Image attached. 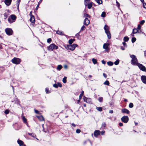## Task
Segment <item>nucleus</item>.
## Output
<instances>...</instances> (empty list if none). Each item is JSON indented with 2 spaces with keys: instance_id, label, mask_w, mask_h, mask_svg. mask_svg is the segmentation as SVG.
Returning a JSON list of instances; mask_svg holds the SVG:
<instances>
[{
  "instance_id": "a878e982",
  "label": "nucleus",
  "mask_w": 146,
  "mask_h": 146,
  "mask_svg": "<svg viewBox=\"0 0 146 146\" xmlns=\"http://www.w3.org/2000/svg\"><path fill=\"white\" fill-rule=\"evenodd\" d=\"M91 99L89 98H86V102L88 103H90L91 102Z\"/></svg>"
},
{
  "instance_id": "774afa93",
  "label": "nucleus",
  "mask_w": 146,
  "mask_h": 146,
  "mask_svg": "<svg viewBox=\"0 0 146 146\" xmlns=\"http://www.w3.org/2000/svg\"><path fill=\"white\" fill-rule=\"evenodd\" d=\"M105 133V132L104 131H101V133L102 135H103Z\"/></svg>"
},
{
  "instance_id": "7ed1b4c3",
  "label": "nucleus",
  "mask_w": 146,
  "mask_h": 146,
  "mask_svg": "<svg viewBox=\"0 0 146 146\" xmlns=\"http://www.w3.org/2000/svg\"><path fill=\"white\" fill-rule=\"evenodd\" d=\"M136 66H137L140 70L142 71L146 72V69L145 67L143 64H141L139 63H137L136 64Z\"/></svg>"
},
{
  "instance_id": "39448f33",
  "label": "nucleus",
  "mask_w": 146,
  "mask_h": 146,
  "mask_svg": "<svg viewBox=\"0 0 146 146\" xmlns=\"http://www.w3.org/2000/svg\"><path fill=\"white\" fill-rule=\"evenodd\" d=\"M58 48V46L54 44H52L48 47V49L49 50H52L54 49H56Z\"/></svg>"
},
{
  "instance_id": "6ab92c4d",
  "label": "nucleus",
  "mask_w": 146,
  "mask_h": 146,
  "mask_svg": "<svg viewBox=\"0 0 146 146\" xmlns=\"http://www.w3.org/2000/svg\"><path fill=\"white\" fill-rule=\"evenodd\" d=\"M15 126L14 127L15 130H18L20 128V127L19 126L17 123H15Z\"/></svg>"
},
{
  "instance_id": "052dcab7",
  "label": "nucleus",
  "mask_w": 146,
  "mask_h": 146,
  "mask_svg": "<svg viewBox=\"0 0 146 146\" xmlns=\"http://www.w3.org/2000/svg\"><path fill=\"white\" fill-rule=\"evenodd\" d=\"M141 26L139 25H138L137 26V29H138L139 30L141 29Z\"/></svg>"
},
{
  "instance_id": "69168bd1",
  "label": "nucleus",
  "mask_w": 146,
  "mask_h": 146,
  "mask_svg": "<svg viewBox=\"0 0 146 146\" xmlns=\"http://www.w3.org/2000/svg\"><path fill=\"white\" fill-rule=\"evenodd\" d=\"M16 103L17 104H19V101L17 99V100L15 101Z\"/></svg>"
},
{
  "instance_id": "e2e57ef3",
  "label": "nucleus",
  "mask_w": 146,
  "mask_h": 146,
  "mask_svg": "<svg viewBox=\"0 0 146 146\" xmlns=\"http://www.w3.org/2000/svg\"><path fill=\"white\" fill-rule=\"evenodd\" d=\"M64 67L65 69H66L68 68V66L67 65H64Z\"/></svg>"
},
{
  "instance_id": "e433bc0d",
  "label": "nucleus",
  "mask_w": 146,
  "mask_h": 146,
  "mask_svg": "<svg viewBox=\"0 0 146 146\" xmlns=\"http://www.w3.org/2000/svg\"><path fill=\"white\" fill-rule=\"evenodd\" d=\"M89 1V0H84V4L86 6H87L88 3V2Z\"/></svg>"
},
{
  "instance_id": "4be33fe9",
  "label": "nucleus",
  "mask_w": 146,
  "mask_h": 146,
  "mask_svg": "<svg viewBox=\"0 0 146 146\" xmlns=\"http://www.w3.org/2000/svg\"><path fill=\"white\" fill-rule=\"evenodd\" d=\"M75 40V39H70L69 40L68 43L69 44H72L73 42Z\"/></svg>"
},
{
  "instance_id": "c9c22d12",
  "label": "nucleus",
  "mask_w": 146,
  "mask_h": 146,
  "mask_svg": "<svg viewBox=\"0 0 146 146\" xmlns=\"http://www.w3.org/2000/svg\"><path fill=\"white\" fill-rule=\"evenodd\" d=\"M62 68V66L60 65H58L57 67V69L58 70H60Z\"/></svg>"
},
{
  "instance_id": "37998d69",
  "label": "nucleus",
  "mask_w": 146,
  "mask_h": 146,
  "mask_svg": "<svg viewBox=\"0 0 146 146\" xmlns=\"http://www.w3.org/2000/svg\"><path fill=\"white\" fill-rule=\"evenodd\" d=\"M56 33L57 34H59V35H64L63 34H62V32H61L59 31H56Z\"/></svg>"
},
{
  "instance_id": "6e6552de",
  "label": "nucleus",
  "mask_w": 146,
  "mask_h": 146,
  "mask_svg": "<svg viewBox=\"0 0 146 146\" xmlns=\"http://www.w3.org/2000/svg\"><path fill=\"white\" fill-rule=\"evenodd\" d=\"M110 45L109 43H104L103 46V48L105 49V51L107 52H109L110 48L108 47Z\"/></svg>"
},
{
  "instance_id": "0e129e2a",
  "label": "nucleus",
  "mask_w": 146,
  "mask_h": 146,
  "mask_svg": "<svg viewBox=\"0 0 146 146\" xmlns=\"http://www.w3.org/2000/svg\"><path fill=\"white\" fill-rule=\"evenodd\" d=\"M48 88H46L45 89V92H46V93H48L49 92H48Z\"/></svg>"
},
{
  "instance_id": "bb28decb",
  "label": "nucleus",
  "mask_w": 146,
  "mask_h": 146,
  "mask_svg": "<svg viewBox=\"0 0 146 146\" xmlns=\"http://www.w3.org/2000/svg\"><path fill=\"white\" fill-rule=\"evenodd\" d=\"M95 1L99 5L101 4L102 3V0H95Z\"/></svg>"
},
{
  "instance_id": "a19ab883",
  "label": "nucleus",
  "mask_w": 146,
  "mask_h": 146,
  "mask_svg": "<svg viewBox=\"0 0 146 146\" xmlns=\"http://www.w3.org/2000/svg\"><path fill=\"white\" fill-rule=\"evenodd\" d=\"M97 110H98L99 111H101L102 110V107H97L96 108Z\"/></svg>"
},
{
  "instance_id": "1a4fd4ad",
  "label": "nucleus",
  "mask_w": 146,
  "mask_h": 146,
  "mask_svg": "<svg viewBox=\"0 0 146 146\" xmlns=\"http://www.w3.org/2000/svg\"><path fill=\"white\" fill-rule=\"evenodd\" d=\"M138 62V61L137 58H135L134 59H132L131 60V64L133 65H136L137 63Z\"/></svg>"
},
{
  "instance_id": "bf43d9fd",
  "label": "nucleus",
  "mask_w": 146,
  "mask_h": 146,
  "mask_svg": "<svg viewBox=\"0 0 146 146\" xmlns=\"http://www.w3.org/2000/svg\"><path fill=\"white\" fill-rule=\"evenodd\" d=\"M57 84H58V86L59 87H62V85L60 83L57 82Z\"/></svg>"
},
{
  "instance_id": "dca6fc26",
  "label": "nucleus",
  "mask_w": 146,
  "mask_h": 146,
  "mask_svg": "<svg viewBox=\"0 0 146 146\" xmlns=\"http://www.w3.org/2000/svg\"><path fill=\"white\" fill-rule=\"evenodd\" d=\"M36 117L40 121H43L44 120V118L42 115L37 116Z\"/></svg>"
},
{
  "instance_id": "a211bd4d",
  "label": "nucleus",
  "mask_w": 146,
  "mask_h": 146,
  "mask_svg": "<svg viewBox=\"0 0 146 146\" xmlns=\"http://www.w3.org/2000/svg\"><path fill=\"white\" fill-rule=\"evenodd\" d=\"M16 16L14 15H11V18L13 21H14V22L16 19Z\"/></svg>"
},
{
  "instance_id": "ea45409f",
  "label": "nucleus",
  "mask_w": 146,
  "mask_h": 146,
  "mask_svg": "<svg viewBox=\"0 0 146 146\" xmlns=\"http://www.w3.org/2000/svg\"><path fill=\"white\" fill-rule=\"evenodd\" d=\"M129 107L130 108H132L133 107V104L132 103H130L129 104Z\"/></svg>"
},
{
  "instance_id": "c85d7f7f",
  "label": "nucleus",
  "mask_w": 146,
  "mask_h": 146,
  "mask_svg": "<svg viewBox=\"0 0 146 146\" xmlns=\"http://www.w3.org/2000/svg\"><path fill=\"white\" fill-rule=\"evenodd\" d=\"M8 22L10 23H13V22H14V21H13L12 20V19L9 17L8 18Z\"/></svg>"
},
{
  "instance_id": "2eb2a0df",
  "label": "nucleus",
  "mask_w": 146,
  "mask_h": 146,
  "mask_svg": "<svg viewBox=\"0 0 146 146\" xmlns=\"http://www.w3.org/2000/svg\"><path fill=\"white\" fill-rule=\"evenodd\" d=\"M17 142L20 146H23L24 145L23 142L20 140L18 139Z\"/></svg>"
},
{
  "instance_id": "de8ad7c7",
  "label": "nucleus",
  "mask_w": 146,
  "mask_h": 146,
  "mask_svg": "<svg viewBox=\"0 0 146 146\" xmlns=\"http://www.w3.org/2000/svg\"><path fill=\"white\" fill-rule=\"evenodd\" d=\"M143 4V7L144 8L146 9V3H144V2L143 3H142Z\"/></svg>"
},
{
  "instance_id": "4d7b16f0",
  "label": "nucleus",
  "mask_w": 146,
  "mask_h": 146,
  "mask_svg": "<svg viewBox=\"0 0 146 146\" xmlns=\"http://www.w3.org/2000/svg\"><path fill=\"white\" fill-rule=\"evenodd\" d=\"M125 42H123L122 44L124 46L127 47V45Z\"/></svg>"
},
{
  "instance_id": "f704fd0d",
  "label": "nucleus",
  "mask_w": 146,
  "mask_h": 146,
  "mask_svg": "<svg viewBox=\"0 0 146 146\" xmlns=\"http://www.w3.org/2000/svg\"><path fill=\"white\" fill-rule=\"evenodd\" d=\"M101 16L102 17H106V12H102Z\"/></svg>"
},
{
  "instance_id": "49530a36",
  "label": "nucleus",
  "mask_w": 146,
  "mask_h": 146,
  "mask_svg": "<svg viewBox=\"0 0 146 146\" xmlns=\"http://www.w3.org/2000/svg\"><path fill=\"white\" fill-rule=\"evenodd\" d=\"M85 28H86L85 27L84 25H83V26H82V27L81 28L80 31H83L85 29Z\"/></svg>"
},
{
  "instance_id": "393cba45",
  "label": "nucleus",
  "mask_w": 146,
  "mask_h": 146,
  "mask_svg": "<svg viewBox=\"0 0 146 146\" xmlns=\"http://www.w3.org/2000/svg\"><path fill=\"white\" fill-rule=\"evenodd\" d=\"M107 64L109 66H112L113 65V62H111V61H109L108 62H107Z\"/></svg>"
},
{
  "instance_id": "aec40b11",
  "label": "nucleus",
  "mask_w": 146,
  "mask_h": 146,
  "mask_svg": "<svg viewBox=\"0 0 146 146\" xmlns=\"http://www.w3.org/2000/svg\"><path fill=\"white\" fill-rule=\"evenodd\" d=\"M28 134L31 136V137L35 138H36L37 140H38V139L37 138H36V135L34 133H28Z\"/></svg>"
},
{
  "instance_id": "58836bf2",
  "label": "nucleus",
  "mask_w": 146,
  "mask_h": 146,
  "mask_svg": "<svg viewBox=\"0 0 146 146\" xmlns=\"http://www.w3.org/2000/svg\"><path fill=\"white\" fill-rule=\"evenodd\" d=\"M99 101L100 102H102L103 101V98L102 97H100L98 99Z\"/></svg>"
},
{
  "instance_id": "72a5a7b5",
  "label": "nucleus",
  "mask_w": 146,
  "mask_h": 146,
  "mask_svg": "<svg viewBox=\"0 0 146 146\" xmlns=\"http://www.w3.org/2000/svg\"><path fill=\"white\" fill-rule=\"evenodd\" d=\"M109 82L108 81L106 80L104 82V84L105 85L109 86Z\"/></svg>"
},
{
  "instance_id": "cd10ccee",
  "label": "nucleus",
  "mask_w": 146,
  "mask_h": 146,
  "mask_svg": "<svg viewBox=\"0 0 146 146\" xmlns=\"http://www.w3.org/2000/svg\"><path fill=\"white\" fill-rule=\"evenodd\" d=\"M138 32V30L136 29H134L133 30L132 33L135 34Z\"/></svg>"
},
{
  "instance_id": "a18cd8bd",
  "label": "nucleus",
  "mask_w": 146,
  "mask_h": 146,
  "mask_svg": "<svg viewBox=\"0 0 146 146\" xmlns=\"http://www.w3.org/2000/svg\"><path fill=\"white\" fill-rule=\"evenodd\" d=\"M130 57L132 59H134L136 58L135 56L134 55H130Z\"/></svg>"
},
{
  "instance_id": "603ef678",
  "label": "nucleus",
  "mask_w": 146,
  "mask_h": 146,
  "mask_svg": "<svg viewBox=\"0 0 146 146\" xmlns=\"http://www.w3.org/2000/svg\"><path fill=\"white\" fill-rule=\"evenodd\" d=\"M80 32H79L78 33H77L76 35V36L78 38H79V37L80 36L79 33Z\"/></svg>"
},
{
  "instance_id": "f03ea898",
  "label": "nucleus",
  "mask_w": 146,
  "mask_h": 146,
  "mask_svg": "<svg viewBox=\"0 0 146 146\" xmlns=\"http://www.w3.org/2000/svg\"><path fill=\"white\" fill-rule=\"evenodd\" d=\"M77 45L76 44H73L72 45L68 44L67 45L65 46L66 49H69L71 50H73L75 48V47L77 46Z\"/></svg>"
},
{
  "instance_id": "f3484780",
  "label": "nucleus",
  "mask_w": 146,
  "mask_h": 146,
  "mask_svg": "<svg viewBox=\"0 0 146 146\" xmlns=\"http://www.w3.org/2000/svg\"><path fill=\"white\" fill-rule=\"evenodd\" d=\"M30 21L31 22L33 23H35V20L34 16H32V17H31V18L30 19Z\"/></svg>"
},
{
  "instance_id": "c03bdc74",
  "label": "nucleus",
  "mask_w": 146,
  "mask_h": 146,
  "mask_svg": "<svg viewBox=\"0 0 146 146\" xmlns=\"http://www.w3.org/2000/svg\"><path fill=\"white\" fill-rule=\"evenodd\" d=\"M21 0H17V5L18 7H19V3L20 2Z\"/></svg>"
},
{
  "instance_id": "864d4df0",
  "label": "nucleus",
  "mask_w": 146,
  "mask_h": 146,
  "mask_svg": "<svg viewBox=\"0 0 146 146\" xmlns=\"http://www.w3.org/2000/svg\"><path fill=\"white\" fill-rule=\"evenodd\" d=\"M106 126V124L105 122H103L102 124V127H105Z\"/></svg>"
},
{
  "instance_id": "f257e3e1",
  "label": "nucleus",
  "mask_w": 146,
  "mask_h": 146,
  "mask_svg": "<svg viewBox=\"0 0 146 146\" xmlns=\"http://www.w3.org/2000/svg\"><path fill=\"white\" fill-rule=\"evenodd\" d=\"M105 33L107 34L108 38L110 39L111 38V33L109 31V27L106 25H105L104 27Z\"/></svg>"
},
{
  "instance_id": "13d9d810",
  "label": "nucleus",
  "mask_w": 146,
  "mask_h": 146,
  "mask_svg": "<svg viewBox=\"0 0 146 146\" xmlns=\"http://www.w3.org/2000/svg\"><path fill=\"white\" fill-rule=\"evenodd\" d=\"M34 111L37 114H38L39 113V111H38L37 110L35 109Z\"/></svg>"
},
{
  "instance_id": "680f3d73",
  "label": "nucleus",
  "mask_w": 146,
  "mask_h": 146,
  "mask_svg": "<svg viewBox=\"0 0 146 146\" xmlns=\"http://www.w3.org/2000/svg\"><path fill=\"white\" fill-rule=\"evenodd\" d=\"M116 3L117 7H119L120 5V4L117 1H116Z\"/></svg>"
},
{
  "instance_id": "9b49d317",
  "label": "nucleus",
  "mask_w": 146,
  "mask_h": 146,
  "mask_svg": "<svg viewBox=\"0 0 146 146\" xmlns=\"http://www.w3.org/2000/svg\"><path fill=\"white\" fill-rule=\"evenodd\" d=\"M12 1V0H5L4 2L7 6H9L11 4Z\"/></svg>"
},
{
  "instance_id": "5701e85b",
  "label": "nucleus",
  "mask_w": 146,
  "mask_h": 146,
  "mask_svg": "<svg viewBox=\"0 0 146 146\" xmlns=\"http://www.w3.org/2000/svg\"><path fill=\"white\" fill-rule=\"evenodd\" d=\"M84 17H86V18H87V17L90 18V16L89 15L86 13H84Z\"/></svg>"
},
{
  "instance_id": "5fc2aeb1",
  "label": "nucleus",
  "mask_w": 146,
  "mask_h": 146,
  "mask_svg": "<svg viewBox=\"0 0 146 146\" xmlns=\"http://www.w3.org/2000/svg\"><path fill=\"white\" fill-rule=\"evenodd\" d=\"M145 21L144 20H142L140 22V24L141 25H143L145 23Z\"/></svg>"
},
{
  "instance_id": "2f4dec72",
  "label": "nucleus",
  "mask_w": 146,
  "mask_h": 146,
  "mask_svg": "<svg viewBox=\"0 0 146 146\" xmlns=\"http://www.w3.org/2000/svg\"><path fill=\"white\" fill-rule=\"evenodd\" d=\"M92 61L93 62V63L94 64H96L97 62V61L96 60V59H95V58H93L92 59Z\"/></svg>"
},
{
  "instance_id": "3c124183",
  "label": "nucleus",
  "mask_w": 146,
  "mask_h": 146,
  "mask_svg": "<svg viewBox=\"0 0 146 146\" xmlns=\"http://www.w3.org/2000/svg\"><path fill=\"white\" fill-rule=\"evenodd\" d=\"M52 41L51 39V38H48L47 40V42L48 43H50Z\"/></svg>"
},
{
  "instance_id": "f8f14e48",
  "label": "nucleus",
  "mask_w": 146,
  "mask_h": 146,
  "mask_svg": "<svg viewBox=\"0 0 146 146\" xmlns=\"http://www.w3.org/2000/svg\"><path fill=\"white\" fill-rule=\"evenodd\" d=\"M100 131L99 130H95L94 133V135L95 137H97L100 134Z\"/></svg>"
},
{
  "instance_id": "4468645a",
  "label": "nucleus",
  "mask_w": 146,
  "mask_h": 146,
  "mask_svg": "<svg viewBox=\"0 0 146 146\" xmlns=\"http://www.w3.org/2000/svg\"><path fill=\"white\" fill-rule=\"evenodd\" d=\"M141 79L143 82L144 83L146 84V76H142L141 77Z\"/></svg>"
},
{
  "instance_id": "4c0bfd02",
  "label": "nucleus",
  "mask_w": 146,
  "mask_h": 146,
  "mask_svg": "<svg viewBox=\"0 0 146 146\" xmlns=\"http://www.w3.org/2000/svg\"><path fill=\"white\" fill-rule=\"evenodd\" d=\"M136 39L135 37H133L132 38L131 42L133 43L136 40Z\"/></svg>"
},
{
  "instance_id": "c756f323",
  "label": "nucleus",
  "mask_w": 146,
  "mask_h": 146,
  "mask_svg": "<svg viewBox=\"0 0 146 146\" xmlns=\"http://www.w3.org/2000/svg\"><path fill=\"white\" fill-rule=\"evenodd\" d=\"M22 119L23 122L25 123H26L27 122V119L25 118V117L23 116L22 117Z\"/></svg>"
},
{
  "instance_id": "8fccbe9b",
  "label": "nucleus",
  "mask_w": 146,
  "mask_h": 146,
  "mask_svg": "<svg viewBox=\"0 0 146 146\" xmlns=\"http://www.w3.org/2000/svg\"><path fill=\"white\" fill-rule=\"evenodd\" d=\"M9 112V111L8 110H6L4 111V113L6 114H8Z\"/></svg>"
},
{
  "instance_id": "6e6d98bb",
  "label": "nucleus",
  "mask_w": 146,
  "mask_h": 146,
  "mask_svg": "<svg viewBox=\"0 0 146 146\" xmlns=\"http://www.w3.org/2000/svg\"><path fill=\"white\" fill-rule=\"evenodd\" d=\"M80 132H81V130L80 129H78L76 130V133H80Z\"/></svg>"
},
{
  "instance_id": "412c9836",
  "label": "nucleus",
  "mask_w": 146,
  "mask_h": 146,
  "mask_svg": "<svg viewBox=\"0 0 146 146\" xmlns=\"http://www.w3.org/2000/svg\"><path fill=\"white\" fill-rule=\"evenodd\" d=\"M92 2L88 4V5H87L88 8L89 9H91L92 7Z\"/></svg>"
},
{
  "instance_id": "338daca9",
  "label": "nucleus",
  "mask_w": 146,
  "mask_h": 146,
  "mask_svg": "<svg viewBox=\"0 0 146 146\" xmlns=\"http://www.w3.org/2000/svg\"><path fill=\"white\" fill-rule=\"evenodd\" d=\"M121 49L122 50H124L125 49V48L124 46H121Z\"/></svg>"
},
{
  "instance_id": "ddd939ff",
  "label": "nucleus",
  "mask_w": 146,
  "mask_h": 146,
  "mask_svg": "<svg viewBox=\"0 0 146 146\" xmlns=\"http://www.w3.org/2000/svg\"><path fill=\"white\" fill-rule=\"evenodd\" d=\"M121 111L123 113H125L127 114H129V110L126 108L122 109Z\"/></svg>"
},
{
  "instance_id": "20e7f679",
  "label": "nucleus",
  "mask_w": 146,
  "mask_h": 146,
  "mask_svg": "<svg viewBox=\"0 0 146 146\" xmlns=\"http://www.w3.org/2000/svg\"><path fill=\"white\" fill-rule=\"evenodd\" d=\"M12 62L15 64H18L21 62V60L19 58L15 57L12 60Z\"/></svg>"
},
{
  "instance_id": "b1692460",
  "label": "nucleus",
  "mask_w": 146,
  "mask_h": 146,
  "mask_svg": "<svg viewBox=\"0 0 146 146\" xmlns=\"http://www.w3.org/2000/svg\"><path fill=\"white\" fill-rule=\"evenodd\" d=\"M129 40V38L127 36H125L123 38V40L124 42H127Z\"/></svg>"
},
{
  "instance_id": "0eeeda50",
  "label": "nucleus",
  "mask_w": 146,
  "mask_h": 146,
  "mask_svg": "<svg viewBox=\"0 0 146 146\" xmlns=\"http://www.w3.org/2000/svg\"><path fill=\"white\" fill-rule=\"evenodd\" d=\"M121 120L123 122L127 123L129 121V118L127 116H124L121 118Z\"/></svg>"
},
{
  "instance_id": "9d476101",
  "label": "nucleus",
  "mask_w": 146,
  "mask_h": 146,
  "mask_svg": "<svg viewBox=\"0 0 146 146\" xmlns=\"http://www.w3.org/2000/svg\"><path fill=\"white\" fill-rule=\"evenodd\" d=\"M89 20L87 18H85L84 21V24L86 26L88 25L90 23Z\"/></svg>"
},
{
  "instance_id": "79ce46f5",
  "label": "nucleus",
  "mask_w": 146,
  "mask_h": 146,
  "mask_svg": "<svg viewBox=\"0 0 146 146\" xmlns=\"http://www.w3.org/2000/svg\"><path fill=\"white\" fill-rule=\"evenodd\" d=\"M88 142V139H87L86 140L84 141L83 142V143H82L83 145H85Z\"/></svg>"
},
{
  "instance_id": "7c9ffc66",
  "label": "nucleus",
  "mask_w": 146,
  "mask_h": 146,
  "mask_svg": "<svg viewBox=\"0 0 146 146\" xmlns=\"http://www.w3.org/2000/svg\"><path fill=\"white\" fill-rule=\"evenodd\" d=\"M66 77L65 76L62 79V82L64 83H66Z\"/></svg>"
},
{
  "instance_id": "09e8293b",
  "label": "nucleus",
  "mask_w": 146,
  "mask_h": 146,
  "mask_svg": "<svg viewBox=\"0 0 146 146\" xmlns=\"http://www.w3.org/2000/svg\"><path fill=\"white\" fill-rule=\"evenodd\" d=\"M53 86L55 88H57L58 87V85L57 83V84H55L53 85Z\"/></svg>"
},
{
  "instance_id": "473e14b6",
  "label": "nucleus",
  "mask_w": 146,
  "mask_h": 146,
  "mask_svg": "<svg viewBox=\"0 0 146 146\" xmlns=\"http://www.w3.org/2000/svg\"><path fill=\"white\" fill-rule=\"evenodd\" d=\"M119 59H117L114 62V64L115 65H117L119 64Z\"/></svg>"
},
{
  "instance_id": "423d86ee",
  "label": "nucleus",
  "mask_w": 146,
  "mask_h": 146,
  "mask_svg": "<svg viewBox=\"0 0 146 146\" xmlns=\"http://www.w3.org/2000/svg\"><path fill=\"white\" fill-rule=\"evenodd\" d=\"M5 31L7 34L8 35H11L13 33V31L10 28H7L5 29Z\"/></svg>"
}]
</instances>
